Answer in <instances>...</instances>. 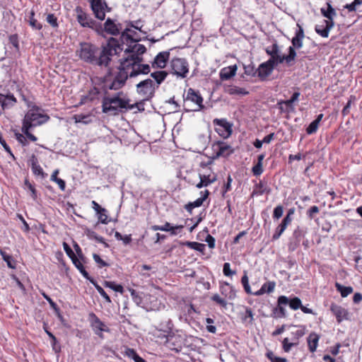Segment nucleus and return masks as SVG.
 <instances>
[{"instance_id":"2eb2a0df","label":"nucleus","mask_w":362,"mask_h":362,"mask_svg":"<svg viewBox=\"0 0 362 362\" xmlns=\"http://www.w3.org/2000/svg\"><path fill=\"white\" fill-rule=\"evenodd\" d=\"M90 4L95 17L103 21L105 18V8H107L105 0H90Z\"/></svg>"},{"instance_id":"aec40b11","label":"nucleus","mask_w":362,"mask_h":362,"mask_svg":"<svg viewBox=\"0 0 362 362\" xmlns=\"http://www.w3.org/2000/svg\"><path fill=\"white\" fill-rule=\"evenodd\" d=\"M334 21H326L323 20L320 24L315 27V32L322 37H328L330 30L334 27Z\"/></svg>"},{"instance_id":"a211bd4d","label":"nucleus","mask_w":362,"mask_h":362,"mask_svg":"<svg viewBox=\"0 0 362 362\" xmlns=\"http://www.w3.org/2000/svg\"><path fill=\"white\" fill-rule=\"evenodd\" d=\"M126 57L119 59V64L124 68H128L129 66H134L138 62H143L144 58L135 53L125 54Z\"/></svg>"},{"instance_id":"c756f323","label":"nucleus","mask_w":362,"mask_h":362,"mask_svg":"<svg viewBox=\"0 0 362 362\" xmlns=\"http://www.w3.org/2000/svg\"><path fill=\"white\" fill-rule=\"evenodd\" d=\"M225 91L229 95H246L249 94V91L243 88H240L235 86H227L225 87Z\"/></svg>"},{"instance_id":"39448f33","label":"nucleus","mask_w":362,"mask_h":362,"mask_svg":"<svg viewBox=\"0 0 362 362\" xmlns=\"http://www.w3.org/2000/svg\"><path fill=\"white\" fill-rule=\"evenodd\" d=\"M76 19L83 28H88L93 30L101 31V23L95 21L89 14L86 13L81 6L75 9Z\"/></svg>"},{"instance_id":"5fc2aeb1","label":"nucleus","mask_w":362,"mask_h":362,"mask_svg":"<svg viewBox=\"0 0 362 362\" xmlns=\"http://www.w3.org/2000/svg\"><path fill=\"white\" fill-rule=\"evenodd\" d=\"M241 282H242L244 289L247 293H248V294L253 293L252 292L250 286L249 285V279H248V276H247L246 272H245L244 275L243 276V277L241 279Z\"/></svg>"},{"instance_id":"09e8293b","label":"nucleus","mask_w":362,"mask_h":362,"mask_svg":"<svg viewBox=\"0 0 362 362\" xmlns=\"http://www.w3.org/2000/svg\"><path fill=\"white\" fill-rule=\"evenodd\" d=\"M88 235L90 238L94 239L97 242L103 243L105 247H109V245L105 241V239L102 236L98 235L95 232L90 231L88 232Z\"/></svg>"},{"instance_id":"c03bdc74","label":"nucleus","mask_w":362,"mask_h":362,"mask_svg":"<svg viewBox=\"0 0 362 362\" xmlns=\"http://www.w3.org/2000/svg\"><path fill=\"white\" fill-rule=\"evenodd\" d=\"M300 95V92H294L290 99L284 100L285 105L289 107L291 110L293 111L294 107L293 106V104L298 100Z\"/></svg>"},{"instance_id":"79ce46f5","label":"nucleus","mask_w":362,"mask_h":362,"mask_svg":"<svg viewBox=\"0 0 362 362\" xmlns=\"http://www.w3.org/2000/svg\"><path fill=\"white\" fill-rule=\"evenodd\" d=\"M331 310L335 317H346V311L341 306L332 305Z\"/></svg>"},{"instance_id":"37998d69","label":"nucleus","mask_w":362,"mask_h":362,"mask_svg":"<svg viewBox=\"0 0 362 362\" xmlns=\"http://www.w3.org/2000/svg\"><path fill=\"white\" fill-rule=\"evenodd\" d=\"M269 192V190L267 189L265 185L262 182H259V183L255 185V188L252 192V195H262L264 193Z\"/></svg>"},{"instance_id":"ddd939ff","label":"nucleus","mask_w":362,"mask_h":362,"mask_svg":"<svg viewBox=\"0 0 362 362\" xmlns=\"http://www.w3.org/2000/svg\"><path fill=\"white\" fill-rule=\"evenodd\" d=\"M119 72L116 74L112 82L107 86V88L110 90H119L121 88H122L127 80L128 78V71H127L126 69L119 64Z\"/></svg>"},{"instance_id":"0eeeda50","label":"nucleus","mask_w":362,"mask_h":362,"mask_svg":"<svg viewBox=\"0 0 362 362\" xmlns=\"http://www.w3.org/2000/svg\"><path fill=\"white\" fill-rule=\"evenodd\" d=\"M277 301L279 313L284 316L287 315V308L296 310L298 309L300 306H301V300L298 297H287L285 296H280L278 298Z\"/></svg>"},{"instance_id":"bb28decb","label":"nucleus","mask_w":362,"mask_h":362,"mask_svg":"<svg viewBox=\"0 0 362 362\" xmlns=\"http://www.w3.org/2000/svg\"><path fill=\"white\" fill-rule=\"evenodd\" d=\"M237 71V66L233 65L228 67L223 68L219 74L220 78L222 81H226L231 78L235 75Z\"/></svg>"},{"instance_id":"2f4dec72","label":"nucleus","mask_w":362,"mask_h":362,"mask_svg":"<svg viewBox=\"0 0 362 362\" xmlns=\"http://www.w3.org/2000/svg\"><path fill=\"white\" fill-rule=\"evenodd\" d=\"M276 286V283L274 281H268L264 283L261 288L257 292L254 293L255 296H260L265 293H270L274 291Z\"/></svg>"},{"instance_id":"69168bd1","label":"nucleus","mask_w":362,"mask_h":362,"mask_svg":"<svg viewBox=\"0 0 362 362\" xmlns=\"http://www.w3.org/2000/svg\"><path fill=\"white\" fill-rule=\"evenodd\" d=\"M319 124L317 122L313 121L308 127L306 128V132L308 134H313L315 133L318 129Z\"/></svg>"},{"instance_id":"4be33fe9","label":"nucleus","mask_w":362,"mask_h":362,"mask_svg":"<svg viewBox=\"0 0 362 362\" xmlns=\"http://www.w3.org/2000/svg\"><path fill=\"white\" fill-rule=\"evenodd\" d=\"M264 50L267 55L270 56L269 59H273L274 63L277 64H280V62H279V57H281L282 55L280 54L279 46L276 42L273 43L271 46L267 47Z\"/></svg>"},{"instance_id":"7ed1b4c3","label":"nucleus","mask_w":362,"mask_h":362,"mask_svg":"<svg viewBox=\"0 0 362 362\" xmlns=\"http://www.w3.org/2000/svg\"><path fill=\"white\" fill-rule=\"evenodd\" d=\"M183 107L185 112L199 111L204 108L202 96L198 90L192 88L187 90L186 95H183Z\"/></svg>"},{"instance_id":"e433bc0d","label":"nucleus","mask_w":362,"mask_h":362,"mask_svg":"<svg viewBox=\"0 0 362 362\" xmlns=\"http://www.w3.org/2000/svg\"><path fill=\"white\" fill-rule=\"evenodd\" d=\"M0 255L7 264V266L11 269H15L16 268V262L13 259V257L8 254H7L6 252L0 249Z\"/></svg>"},{"instance_id":"9b49d317","label":"nucleus","mask_w":362,"mask_h":362,"mask_svg":"<svg viewBox=\"0 0 362 362\" xmlns=\"http://www.w3.org/2000/svg\"><path fill=\"white\" fill-rule=\"evenodd\" d=\"M215 131L223 139L228 138L232 134V124L226 119L216 118L213 120Z\"/></svg>"},{"instance_id":"bf43d9fd","label":"nucleus","mask_w":362,"mask_h":362,"mask_svg":"<svg viewBox=\"0 0 362 362\" xmlns=\"http://www.w3.org/2000/svg\"><path fill=\"white\" fill-rule=\"evenodd\" d=\"M211 300L214 302H216L218 305H219L221 307L225 308L227 305L226 300L221 298L218 294H214L211 296Z\"/></svg>"},{"instance_id":"6e6552de","label":"nucleus","mask_w":362,"mask_h":362,"mask_svg":"<svg viewBox=\"0 0 362 362\" xmlns=\"http://www.w3.org/2000/svg\"><path fill=\"white\" fill-rule=\"evenodd\" d=\"M173 74L185 78L189 72L188 63L185 59L175 58L170 62Z\"/></svg>"},{"instance_id":"ea45409f","label":"nucleus","mask_w":362,"mask_h":362,"mask_svg":"<svg viewBox=\"0 0 362 362\" xmlns=\"http://www.w3.org/2000/svg\"><path fill=\"white\" fill-rule=\"evenodd\" d=\"M104 286L106 288H111L112 290L116 291V292H118V293H123L124 290V288L122 285L120 284H115V282L114 281H105L104 282Z\"/></svg>"},{"instance_id":"a19ab883","label":"nucleus","mask_w":362,"mask_h":362,"mask_svg":"<svg viewBox=\"0 0 362 362\" xmlns=\"http://www.w3.org/2000/svg\"><path fill=\"white\" fill-rule=\"evenodd\" d=\"M90 282L95 286L97 291L105 300V301L108 303L111 302L110 296L107 294L105 290L97 284V282L94 279H91Z\"/></svg>"},{"instance_id":"412c9836","label":"nucleus","mask_w":362,"mask_h":362,"mask_svg":"<svg viewBox=\"0 0 362 362\" xmlns=\"http://www.w3.org/2000/svg\"><path fill=\"white\" fill-rule=\"evenodd\" d=\"M91 327L95 334L100 338H103V332H109L110 329L107 325L102 322L99 318H93L91 321Z\"/></svg>"},{"instance_id":"052dcab7","label":"nucleus","mask_w":362,"mask_h":362,"mask_svg":"<svg viewBox=\"0 0 362 362\" xmlns=\"http://www.w3.org/2000/svg\"><path fill=\"white\" fill-rule=\"evenodd\" d=\"M223 273L226 276H231L236 274L235 271L230 269V264L228 262H226L223 266Z\"/></svg>"},{"instance_id":"c85d7f7f","label":"nucleus","mask_w":362,"mask_h":362,"mask_svg":"<svg viewBox=\"0 0 362 362\" xmlns=\"http://www.w3.org/2000/svg\"><path fill=\"white\" fill-rule=\"evenodd\" d=\"M155 327L158 330L169 334L173 329V325L170 318H163V320L158 325H155Z\"/></svg>"},{"instance_id":"72a5a7b5","label":"nucleus","mask_w":362,"mask_h":362,"mask_svg":"<svg viewBox=\"0 0 362 362\" xmlns=\"http://www.w3.org/2000/svg\"><path fill=\"white\" fill-rule=\"evenodd\" d=\"M319 337L315 333H311L308 337V344L309 350L311 352L315 351L317 344H318Z\"/></svg>"},{"instance_id":"49530a36","label":"nucleus","mask_w":362,"mask_h":362,"mask_svg":"<svg viewBox=\"0 0 362 362\" xmlns=\"http://www.w3.org/2000/svg\"><path fill=\"white\" fill-rule=\"evenodd\" d=\"M76 122L89 124L91 122L90 115L78 114L74 116Z\"/></svg>"},{"instance_id":"c9c22d12","label":"nucleus","mask_w":362,"mask_h":362,"mask_svg":"<svg viewBox=\"0 0 362 362\" xmlns=\"http://www.w3.org/2000/svg\"><path fill=\"white\" fill-rule=\"evenodd\" d=\"M335 287L343 298L348 296L353 292V288L351 286H345L338 282L335 283Z\"/></svg>"},{"instance_id":"dca6fc26","label":"nucleus","mask_w":362,"mask_h":362,"mask_svg":"<svg viewBox=\"0 0 362 362\" xmlns=\"http://www.w3.org/2000/svg\"><path fill=\"white\" fill-rule=\"evenodd\" d=\"M124 69L127 71H128V76L130 78L140 74L146 75L151 72V66L147 64H142V62H138V64H135L134 66H129L128 68Z\"/></svg>"},{"instance_id":"338daca9","label":"nucleus","mask_w":362,"mask_h":362,"mask_svg":"<svg viewBox=\"0 0 362 362\" xmlns=\"http://www.w3.org/2000/svg\"><path fill=\"white\" fill-rule=\"evenodd\" d=\"M47 22L50 24L53 28L58 27L57 18L53 13H49L47 16Z\"/></svg>"},{"instance_id":"a878e982","label":"nucleus","mask_w":362,"mask_h":362,"mask_svg":"<svg viewBox=\"0 0 362 362\" xmlns=\"http://www.w3.org/2000/svg\"><path fill=\"white\" fill-rule=\"evenodd\" d=\"M296 55L297 53L296 49L290 46L288 48V54L282 55L281 57H279V62H280V64H282L283 62H285L287 65H292L295 62Z\"/></svg>"},{"instance_id":"e2e57ef3","label":"nucleus","mask_w":362,"mask_h":362,"mask_svg":"<svg viewBox=\"0 0 362 362\" xmlns=\"http://www.w3.org/2000/svg\"><path fill=\"white\" fill-rule=\"evenodd\" d=\"M282 344H283V349L284 350V351L288 352L291 350L292 346L297 344V342L296 341L290 342L289 339L288 337H286L283 340Z\"/></svg>"},{"instance_id":"8fccbe9b","label":"nucleus","mask_w":362,"mask_h":362,"mask_svg":"<svg viewBox=\"0 0 362 362\" xmlns=\"http://www.w3.org/2000/svg\"><path fill=\"white\" fill-rule=\"evenodd\" d=\"M288 328H293L295 330H293L291 332L293 337L291 339L292 341H295L297 342L298 339L303 337L305 334L304 331L301 329H296L295 326H288Z\"/></svg>"},{"instance_id":"680f3d73","label":"nucleus","mask_w":362,"mask_h":362,"mask_svg":"<svg viewBox=\"0 0 362 362\" xmlns=\"http://www.w3.org/2000/svg\"><path fill=\"white\" fill-rule=\"evenodd\" d=\"M267 356L271 362H287L286 358L276 356L272 351L268 352Z\"/></svg>"},{"instance_id":"393cba45","label":"nucleus","mask_w":362,"mask_h":362,"mask_svg":"<svg viewBox=\"0 0 362 362\" xmlns=\"http://www.w3.org/2000/svg\"><path fill=\"white\" fill-rule=\"evenodd\" d=\"M146 52V47L137 42H129L127 47L124 49V54L135 53L139 56H142Z\"/></svg>"},{"instance_id":"864d4df0","label":"nucleus","mask_w":362,"mask_h":362,"mask_svg":"<svg viewBox=\"0 0 362 362\" xmlns=\"http://www.w3.org/2000/svg\"><path fill=\"white\" fill-rule=\"evenodd\" d=\"M32 127H30V125H29V126H23V125L21 130L28 139H29L32 141H36L37 140V137L30 132V129Z\"/></svg>"},{"instance_id":"de8ad7c7","label":"nucleus","mask_w":362,"mask_h":362,"mask_svg":"<svg viewBox=\"0 0 362 362\" xmlns=\"http://www.w3.org/2000/svg\"><path fill=\"white\" fill-rule=\"evenodd\" d=\"M203 199H201L200 197L196 199L194 202H189L187 204L185 205V209L189 211V213H192V211L194 208L201 206L203 204Z\"/></svg>"},{"instance_id":"9d476101","label":"nucleus","mask_w":362,"mask_h":362,"mask_svg":"<svg viewBox=\"0 0 362 362\" xmlns=\"http://www.w3.org/2000/svg\"><path fill=\"white\" fill-rule=\"evenodd\" d=\"M307 229L298 226L293 230L289 238L288 250L290 252L295 251L300 245V241L305 236Z\"/></svg>"},{"instance_id":"f257e3e1","label":"nucleus","mask_w":362,"mask_h":362,"mask_svg":"<svg viewBox=\"0 0 362 362\" xmlns=\"http://www.w3.org/2000/svg\"><path fill=\"white\" fill-rule=\"evenodd\" d=\"M123 50L118 39L110 37L106 43L103 44L101 50L90 43H81L79 57L87 63L99 66L108 67L112 57L118 54Z\"/></svg>"},{"instance_id":"3c124183","label":"nucleus","mask_w":362,"mask_h":362,"mask_svg":"<svg viewBox=\"0 0 362 362\" xmlns=\"http://www.w3.org/2000/svg\"><path fill=\"white\" fill-rule=\"evenodd\" d=\"M286 226H284V224H282L281 223L277 226V228H276L275 230V232L273 234V236H272V240H278L281 235H282V233L285 231V230L286 229Z\"/></svg>"},{"instance_id":"f8f14e48","label":"nucleus","mask_w":362,"mask_h":362,"mask_svg":"<svg viewBox=\"0 0 362 362\" xmlns=\"http://www.w3.org/2000/svg\"><path fill=\"white\" fill-rule=\"evenodd\" d=\"M277 65V64L273 62V59H269L267 62L259 65L257 69V76L259 78L260 81H266Z\"/></svg>"},{"instance_id":"7c9ffc66","label":"nucleus","mask_w":362,"mask_h":362,"mask_svg":"<svg viewBox=\"0 0 362 362\" xmlns=\"http://www.w3.org/2000/svg\"><path fill=\"white\" fill-rule=\"evenodd\" d=\"M327 8H322L320 9L321 13L324 17L327 18V20H325L326 21H334V18L337 16L336 11L329 3H327Z\"/></svg>"},{"instance_id":"13d9d810","label":"nucleus","mask_w":362,"mask_h":362,"mask_svg":"<svg viewBox=\"0 0 362 362\" xmlns=\"http://www.w3.org/2000/svg\"><path fill=\"white\" fill-rule=\"evenodd\" d=\"M33 173L35 175L40 176L42 178H45L47 175L43 171L41 166L37 164L36 165H34L31 168Z\"/></svg>"},{"instance_id":"f3484780","label":"nucleus","mask_w":362,"mask_h":362,"mask_svg":"<svg viewBox=\"0 0 362 362\" xmlns=\"http://www.w3.org/2000/svg\"><path fill=\"white\" fill-rule=\"evenodd\" d=\"M118 40L121 45V47L122 48V45L124 44H128L129 42H138L141 40V38L139 37L138 33L136 31L130 28H126L122 32Z\"/></svg>"},{"instance_id":"423d86ee","label":"nucleus","mask_w":362,"mask_h":362,"mask_svg":"<svg viewBox=\"0 0 362 362\" xmlns=\"http://www.w3.org/2000/svg\"><path fill=\"white\" fill-rule=\"evenodd\" d=\"M136 92L144 97V100H149L155 95L156 84L151 78H146L136 84Z\"/></svg>"},{"instance_id":"f704fd0d","label":"nucleus","mask_w":362,"mask_h":362,"mask_svg":"<svg viewBox=\"0 0 362 362\" xmlns=\"http://www.w3.org/2000/svg\"><path fill=\"white\" fill-rule=\"evenodd\" d=\"M181 245H185L192 250L199 251L200 252H204L206 245L203 243H199L197 242H190V241H186L184 243H182Z\"/></svg>"},{"instance_id":"1a4fd4ad","label":"nucleus","mask_w":362,"mask_h":362,"mask_svg":"<svg viewBox=\"0 0 362 362\" xmlns=\"http://www.w3.org/2000/svg\"><path fill=\"white\" fill-rule=\"evenodd\" d=\"M101 31H96V33L102 35L105 32L109 35L115 36L121 34L123 31L122 24L116 23L115 21L110 18H107L104 24L101 23Z\"/></svg>"},{"instance_id":"774afa93","label":"nucleus","mask_w":362,"mask_h":362,"mask_svg":"<svg viewBox=\"0 0 362 362\" xmlns=\"http://www.w3.org/2000/svg\"><path fill=\"white\" fill-rule=\"evenodd\" d=\"M283 212H284L283 206L281 205L276 206L274 208V211H273V218L274 219L280 218L283 215Z\"/></svg>"},{"instance_id":"58836bf2","label":"nucleus","mask_w":362,"mask_h":362,"mask_svg":"<svg viewBox=\"0 0 362 362\" xmlns=\"http://www.w3.org/2000/svg\"><path fill=\"white\" fill-rule=\"evenodd\" d=\"M58 174H59V170H58V169H57V170H55L52 173V175H51V177H50V180H51L52 181L55 182L56 183H57V184H58V185H59V188H60V189H61L62 191H64L65 187H66V183H65V181H64V180H62V179H61V178H59V177H57Z\"/></svg>"},{"instance_id":"20e7f679","label":"nucleus","mask_w":362,"mask_h":362,"mask_svg":"<svg viewBox=\"0 0 362 362\" xmlns=\"http://www.w3.org/2000/svg\"><path fill=\"white\" fill-rule=\"evenodd\" d=\"M49 119V116L44 114V110L42 111H28L23 119V125H30V127H35L46 123Z\"/></svg>"},{"instance_id":"5701e85b","label":"nucleus","mask_w":362,"mask_h":362,"mask_svg":"<svg viewBox=\"0 0 362 362\" xmlns=\"http://www.w3.org/2000/svg\"><path fill=\"white\" fill-rule=\"evenodd\" d=\"M298 29L295 33V36L291 40V44L295 49H300L303 47V40L305 37L304 30L302 26L298 23L297 24Z\"/></svg>"},{"instance_id":"cd10ccee","label":"nucleus","mask_w":362,"mask_h":362,"mask_svg":"<svg viewBox=\"0 0 362 362\" xmlns=\"http://www.w3.org/2000/svg\"><path fill=\"white\" fill-rule=\"evenodd\" d=\"M168 76V73L166 71H156L151 73V76L154 79L156 84V88L158 89L160 85L165 80L167 76Z\"/></svg>"},{"instance_id":"473e14b6","label":"nucleus","mask_w":362,"mask_h":362,"mask_svg":"<svg viewBox=\"0 0 362 362\" xmlns=\"http://www.w3.org/2000/svg\"><path fill=\"white\" fill-rule=\"evenodd\" d=\"M72 262L74 264V266L78 269L80 273L83 275V276L85 279H86L89 281H90L91 279H93L92 277L90 276L89 274L85 269V267H83V264L81 262L80 259H78V257L73 259Z\"/></svg>"},{"instance_id":"b1692460","label":"nucleus","mask_w":362,"mask_h":362,"mask_svg":"<svg viewBox=\"0 0 362 362\" xmlns=\"http://www.w3.org/2000/svg\"><path fill=\"white\" fill-rule=\"evenodd\" d=\"M16 103V98L14 97L13 94L9 93L7 95H4L0 93V104L1 109L3 110L13 106Z\"/></svg>"},{"instance_id":"0e129e2a","label":"nucleus","mask_w":362,"mask_h":362,"mask_svg":"<svg viewBox=\"0 0 362 362\" xmlns=\"http://www.w3.org/2000/svg\"><path fill=\"white\" fill-rule=\"evenodd\" d=\"M129 291L134 302L137 305L141 304L142 303V298L139 295V293L133 288H129Z\"/></svg>"},{"instance_id":"f03ea898","label":"nucleus","mask_w":362,"mask_h":362,"mask_svg":"<svg viewBox=\"0 0 362 362\" xmlns=\"http://www.w3.org/2000/svg\"><path fill=\"white\" fill-rule=\"evenodd\" d=\"M129 99L122 98L118 96H105L102 101V108L103 113H110L116 115L119 110L128 108Z\"/></svg>"},{"instance_id":"6e6d98bb","label":"nucleus","mask_w":362,"mask_h":362,"mask_svg":"<svg viewBox=\"0 0 362 362\" xmlns=\"http://www.w3.org/2000/svg\"><path fill=\"white\" fill-rule=\"evenodd\" d=\"M63 248L66 254L71 259V261L77 257L74 251L72 250V249L71 248V247L66 242L63 243Z\"/></svg>"},{"instance_id":"a18cd8bd","label":"nucleus","mask_w":362,"mask_h":362,"mask_svg":"<svg viewBox=\"0 0 362 362\" xmlns=\"http://www.w3.org/2000/svg\"><path fill=\"white\" fill-rule=\"evenodd\" d=\"M244 73L250 76H257V69H255L254 64L251 62L249 64H243Z\"/></svg>"},{"instance_id":"4468645a","label":"nucleus","mask_w":362,"mask_h":362,"mask_svg":"<svg viewBox=\"0 0 362 362\" xmlns=\"http://www.w3.org/2000/svg\"><path fill=\"white\" fill-rule=\"evenodd\" d=\"M212 149L215 153L213 156L214 159L221 156L227 157L234 151L231 146L222 141L215 142L212 146Z\"/></svg>"},{"instance_id":"6ab92c4d","label":"nucleus","mask_w":362,"mask_h":362,"mask_svg":"<svg viewBox=\"0 0 362 362\" xmlns=\"http://www.w3.org/2000/svg\"><path fill=\"white\" fill-rule=\"evenodd\" d=\"M169 57L170 52L168 51L159 52L151 63L152 68L160 69L165 68Z\"/></svg>"},{"instance_id":"4c0bfd02","label":"nucleus","mask_w":362,"mask_h":362,"mask_svg":"<svg viewBox=\"0 0 362 362\" xmlns=\"http://www.w3.org/2000/svg\"><path fill=\"white\" fill-rule=\"evenodd\" d=\"M125 355L128 358L134 360V362H146V361L143 358L139 356L138 354L135 351V350L133 349L127 348L125 351Z\"/></svg>"},{"instance_id":"4d7b16f0","label":"nucleus","mask_w":362,"mask_h":362,"mask_svg":"<svg viewBox=\"0 0 362 362\" xmlns=\"http://www.w3.org/2000/svg\"><path fill=\"white\" fill-rule=\"evenodd\" d=\"M99 93H100L99 89L96 87H93V88H91L89 90L88 94L86 97V98L88 99L90 101H93L98 98V95H99Z\"/></svg>"},{"instance_id":"603ef678","label":"nucleus","mask_w":362,"mask_h":362,"mask_svg":"<svg viewBox=\"0 0 362 362\" xmlns=\"http://www.w3.org/2000/svg\"><path fill=\"white\" fill-rule=\"evenodd\" d=\"M35 13L34 11L30 12V16L29 20L30 25L36 30H41L42 28V25L41 23H40L35 18H34Z\"/></svg>"}]
</instances>
